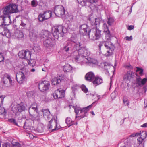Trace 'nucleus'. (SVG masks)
Segmentation results:
<instances>
[{
	"label": "nucleus",
	"instance_id": "nucleus-1",
	"mask_svg": "<svg viewBox=\"0 0 147 147\" xmlns=\"http://www.w3.org/2000/svg\"><path fill=\"white\" fill-rule=\"evenodd\" d=\"M90 55V52L85 46H82L77 51H75L72 55L73 59L77 62L80 63L83 61L82 59L86 58Z\"/></svg>",
	"mask_w": 147,
	"mask_h": 147
},
{
	"label": "nucleus",
	"instance_id": "nucleus-2",
	"mask_svg": "<svg viewBox=\"0 0 147 147\" xmlns=\"http://www.w3.org/2000/svg\"><path fill=\"white\" fill-rule=\"evenodd\" d=\"M98 46L100 51H101V50L102 48V52L106 57L112 55L113 51L115 48V46L112 43L108 41L100 42Z\"/></svg>",
	"mask_w": 147,
	"mask_h": 147
},
{
	"label": "nucleus",
	"instance_id": "nucleus-3",
	"mask_svg": "<svg viewBox=\"0 0 147 147\" xmlns=\"http://www.w3.org/2000/svg\"><path fill=\"white\" fill-rule=\"evenodd\" d=\"M11 111L16 115H19L21 112L25 110L26 107L22 103L20 104L12 103L11 105Z\"/></svg>",
	"mask_w": 147,
	"mask_h": 147
},
{
	"label": "nucleus",
	"instance_id": "nucleus-4",
	"mask_svg": "<svg viewBox=\"0 0 147 147\" xmlns=\"http://www.w3.org/2000/svg\"><path fill=\"white\" fill-rule=\"evenodd\" d=\"M63 26L62 25H59L55 26L52 30V35L57 39L63 36L64 32L63 31Z\"/></svg>",
	"mask_w": 147,
	"mask_h": 147
},
{
	"label": "nucleus",
	"instance_id": "nucleus-5",
	"mask_svg": "<svg viewBox=\"0 0 147 147\" xmlns=\"http://www.w3.org/2000/svg\"><path fill=\"white\" fill-rule=\"evenodd\" d=\"M42 37L45 39L43 42L44 46L47 48H50L52 45L53 42V39L51 36V34L48 31H45L43 32Z\"/></svg>",
	"mask_w": 147,
	"mask_h": 147
},
{
	"label": "nucleus",
	"instance_id": "nucleus-6",
	"mask_svg": "<svg viewBox=\"0 0 147 147\" xmlns=\"http://www.w3.org/2000/svg\"><path fill=\"white\" fill-rule=\"evenodd\" d=\"M101 31L95 28L90 30L88 36L92 40L99 39L101 36Z\"/></svg>",
	"mask_w": 147,
	"mask_h": 147
},
{
	"label": "nucleus",
	"instance_id": "nucleus-7",
	"mask_svg": "<svg viewBox=\"0 0 147 147\" xmlns=\"http://www.w3.org/2000/svg\"><path fill=\"white\" fill-rule=\"evenodd\" d=\"M17 7L15 4H10L4 8L3 13L4 14L9 15L10 13L17 12L18 11Z\"/></svg>",
	"mask_w": 147,
	"mask_h": 147
},
{
	"label": "nucleus",
	"instance_id": "nucleus-8",
	"mask_svg": "<svg viewBox=\"0 0 147 147\" xmlns=\"http://www.w3.org/2000/svg\"><path fill=\"white\" fill-rule=\"evenodd\" d=\"M50 86L49 82L45 80L39 82L38 87L40 91L44 92H46L49 90Z\"/></svg>",
	"mask_w": 147,
	"mask_h": 147
},
{
	"label": "nucleus",
	"instance_id": "nucleus-9",
	"mask_svg": "<svg viewBox=\"0 0 147 147\" xmlns=\"http://www.w3.org/2000/svg\"><path fill=\"white\" fill-rule=\"evenodd\" d=\"M28 70L26 71H20L17 73L16 75V79L18 82L20 84L22 83L24 81L27 74L28 72Z\"/></svg>",
	"mask_w": 147,
	"mask_h": 147
},
{
	"label": "nucleus",
	"instance_id": "nucleus-10",
	"mask_svg": "<svg viewBox=\"0 0 147 147\" xmlns=\"http://www.w3.org/2000/svg\"><path fill=\"white\" fill-rule=\"evenodd\" d=\"M57 121L54 118H52L49 121L48 124V129L51 131H54L59 129L57 127Z\"/></svg>",
	"mask_w": 147,
	"mask_h": 147
},
{
	"label": "nucleus",
	"instance_id": "nucleus-11",
	"mask_svg": "<svg viewBox=\"0 0 147 147\" xmlns=\"http://www.w3.org/2000/svg\"><path fill=\"white\" fill-rule=\"evenodd\" d=\"M90 28L87 24H84L80 27V32L83 35H88L90 30Z\"/></svg>",
	"mask_w": 147,
	"mask_h": 147
},
{
	"label": "nucleus",
	"instance_id": "nucleus-12",
	"mask_svg": "<svg viewBox=\"0 0 147 147\" xmlns=\"http://www.w3.org/2000/svg\"><path fill=\"white\" fill-rule=\"evenodd\" d=\"M65 91L60 88L56 90L53 94V96L55 99H61L65 96Z\"/></svg>",
	"mask_w": 147,
	"mask_h": 147
},
{
	"label": "nucleus",
	"instance_id": "nucleus-13",
	"mask_svg": "<svg viewBox=\"0 0 147 147\" xmlns=\"http://www.w3.org/2000/svg\"><path fill=\"white\" fill-rule=\"evenodd\" d=\"M31 52L28 50H22L19 52L18 56L22 59H28L31 57Z\"/></svg>",
	"mask_w": 147,
	"mask_h": 147
},
{
	"label": "nucleus",
	"instance_id": "nucleus-14",
	"mask_svg": "<svg viewBox=\"0 0 147 147\" xmlns=\"http://www.w3.org/2000/svg\"><path fill=\"white\" fill-rule=\"evenodd\" d=\"M54 12L56 15L59 17L65 14L64 8L61 5L56 6L55 8Z\"/></svg>",
	"mask_w": 147,
	"mask_h": 147
},
{
	"label": "nucleus",
	"instance_id": "nucleus-15",
	"mask_svg": "<svg viewBox=\"0 0 147 147\" xmlns=\"http://www.w3.org/2000/svg\"><path fill=\"white\" fill-rule=\"evenodd\" d=\"M92 104H91L88 107L83 108L82 109L78 110V113L77 111H76V113L77 114L78 113H79V115L81 118H82L86 116V114L87 113L88 111H89V109L91 108L92 106Z\"/></svg>",
	"mask_w": 147,
	"mask_h": 147
},
{
	"label": "nucleus",
	"instance_id": "nucleus-16",
	"mask_svg": "<svg viewBox=\"0 0 147 147\" xmlns=\"http://www.w3.org/2000/svg\"><path fill=\"white\" fill-rule=\"evenodd\" d=\"M12 80L11 79L10 76L7 74L6 78L4 77L3 80V84L6 87H10L12 85Z\"/></svg>",
	"mask_w": 147,
	"mask_h": 147
},
{
	"label": "nucleus",
	"instance_id": "nucleus-17",
	"mask_svg": "<svg viewBox=\"0 0 147 147\" xmlns=\"http://www.w3.org/2000/svg\"><path fill=\"white\" fill-rule=\"evenodd\" d=\"M30 115L34 113L37 114L38 112V109L37 104L35 103L32 104L29 108L28 110Z\"/></svg>",
	"mask_w": 147,
	"mask_h": 147
},
{
	"label": "nucleus",
	"instance_id": "nucleus-18",
	"mask_svg": "<svg viewBox=\"0 0 147 147\" xmlns=\"http://www.w3.org/2000/svg\"><path fill=\"white\" fill-rule=\"evenodd\" d=\"M134 74L132 71H128L125 74L123 77L124 80L130 81L132 78L134 77Z\"/></svg>",
	"mask_w": 147,
	"mask_h": 147
},
{
	"label": "nucleus",
	"instance_id": "nucleus-19",
	"mask_svg": "<svg viewBox=\"0 0 147 147\" xmlns=\"http://www.w3.org/2000/svg\"><path fill=\"white\" fill-rule=\"evenodd\" d=\"M147 82V78H145L142 79L139 76L136 78V83L140 86H141L142 85H144Z\"/></svg>",
	"mask_w": 147,
	"mask_h": 147
},
{
	"label": "nucleus",
	"instance_id": "nucleus-20",
	"mask_svg": "<svg viewBox=\"0 0 147 147\" xmlns=\"http://www.w3.org/2000/svg\"><path fill=\"white\" fill-rule=\"evenodd\" d=\"M15 38L17 39H20L24 37V34L22 32L18 29H16L15 31L14 34Z\"/></svg>",
	"mask_w": 147,
	"mask_h": 147
},
{
	"label": "nucleus",
	"instance_id": "nucleus-21",
	"mask_svg": "<svg viewBox=\"0 0 147 147\" xmlns=\"http://www.w3.org/2000/svg\"><path fill=\"white\" fill-rule=\"evenodd\" d=\"M24 127L25 129L32 130L33 128L32 126L31 121L29 120H26L24 123Z\"/></svg>",
	"mask_w": 147,
	"mask_h": 147
},
{
	"label": "nucleus",
	"instance_id": "nucleus-22",
	"mask_svg": "<svg viewBox=\"0 0 147 147\" xmlns=\"http://www.w3.org/2000/svg\"><path fill=\"white\" fill-rule=\"evenodd\" d=\"M95 77V75L92 72H88L86 74L85 76L86 80L89 81L93 80Z\"/></svg>",
	"mask_w": 147,
	"mask_h": 147
},
{
	"label": "nucleus",
	"instance_id": "nucleus-23",
	"mask_svg": "<svg viewBox=\"0 0 147 147\" xmlns=\"http://www.w3.org/2000/svg\"><path fill=\"white\" fill-rule=\"evenodd\" d=\"M41 111L43 113L44 117L45 118H47L48 120H49L52 117V115L50 114V112L48 109H42Z\"/></svg>",
	"mask_w": 147,
	"mask_h": 147
},
{
	"label": "nucleus",
	"instance_id": "nucleus-24",
	"mask_svg": "<svg viewBox=\"0 0 147 147\" xmlns=\"http://www.w3.org/2000/svg\"><path fill=\"white\" fill-rule=\"evenodd\" d=\"M60 78L61 76H59L53 78L51 81L52 84L54 85H57L59 84L61 82V80H62Z\"/></svg>",
	"mask_w": 147,
	"mask_h": 147
},
{
	"label": "nucleus",
	"instance_id": "nucleus-25",
	"mask_svg": "<svg viewBox=\"0 0 147 147\" xmlns=\"http://www.w3.org/2000/svg\"><path fill=\"white\" fill-rule=\"evenodd\" d=\"M102 79L98 77H95L94 80L92 82V83L94 86L100 84L102 82Z\"/></svg>",
	"mask_w": 147,
	"mask_h": 147
},
{
	"label": "nucleus",
	"instance_id": "nucleus-26",
	"mask_svg": "<svg viewBox=\"0 0 147 147\" xmlns=\"http://www.w3.org/2000/svg\"><path fill=\"white\" fill-rule=\"evenodd\" d=\"M103 68L106 70V71L109 73L108 70L111 68H113V67L110 65L107 62H104L103 63Z\"/></svg>",
	"mask_w": 147,
	"mask_h": 147
},
{
	"label": "nucleus",
	"instance_id": "nucleus-27",
	"mask_svg": "<svg viewBox=\"0 0 147 147\" xmlns=\"http://www.w3.org/2000/svg\"><path fill=\"white\" fill-rule=\"evenodd\" d=\"M70 42L71 43H72V45H74V47L76 50L78 49V48H79V49L81 47H82V46H84L83 45L82 42H78L77 43H76L74 42H72L71 41Z\"/></svg>",
	"mask_w": 147,
	"mask_h": 147
},
{
	"label": "nucleus",
	"instance_id": "nucleus-28",
	"mask_svg": "<svg viewBox=\"0 0 147 147\" xmlns=\"http://www.w3.org/2000/svg\"><path fill=\"white\" fill-rule=\"evenodd\" d=\"M72 45V43H71L70 42L67 43L63 48V50L66 52L71 50Z\"/></svg>",
	"mask_w": 147,
	"mask_h": 147
},
{
	"label": "nucleus",
	"instance_id": "nucleus-29",
	"mask_svg": "<svg viewBox=\"0 0 147 147\" xmlns=\"http://www.w3.org/2000/svg\"><path fill=\"white\" fill-rule=\"evenodd\" d=\"M30 115L31 120L33 121H38L39 120V117L38 116V112L37 114L35 113Z\"/></svg>",
	"mask_w": 147,
	"mask_h": 147
},
{
	"label": "nucleus",
	"instance_id": "nucleus-30",
	"mask_svg": "<svg viewBox=\"0 0 147 147\" xmlns=\"http://www.w3.org/2000/svg\"><path fill=\"white\" fill-rule=\"evenodd\" d=\"M6 112L4 108L0 104V115L4 117L6 115Z\"/></svg>",
	"mask_w": 147,
	"mask_h": 147
},
{
	"label": "nucleus",
	"instance_id": "nucleus-31",
	"mask_svg": "<svg viewBox=\"0 0 147 147\" xmlns=\"http://www.w3.org/2000/svg\"><path fill=\"white\" fill-rule=\"evenodd\" d=\"M43 14L44 15L45 18L46 20L51 17V12L50 11H46Z\"/></svg>",
	"mask_w": 147,
	"mask_h": 147
},
{
	"label": "nucleus",
	"instance_id": "nucleus-32",
	"mask_svg": "<svg viewBox=\"0 0 147 147\" xmlns=\"http://www.w3.org/2000/svg\"><path fill=\"white\" fill-rule=\"evenodd\" d=\"M103 27L105 28L104 32L107 34V35H108V36L109 37L111 36L110 32L108 29V26L105 23H104Z\"/></svg>",
	"mask_w": 147,
	"mask_h": 147
},
{
	"label": "nucleus",
	"instance_id": "nucleus-33",
	"mask_svg": "<svg viewBox=\"0 0 147 147\" xmlns=\"http://www.w3.org/2000/svg\"><path fill=\"white\" fill-rule=\"evenodd\" d=\"M71 67L69 65L67 64L64 66L63 70L65 72H69L72 70Z\"/></svg>",
	"mask_w": 147,
	"mask_h": 147
},
{
	"label": "nucleus",
	"instance_id": "nucleus-34",
	"mask_svg": "<svg viewBox=\"0 0 147 147\" xmlns=\"http://www.w3.org/2000/svg\"><path fill=\"white\" fill-rule=\"evenodd\" d=\"M65 122L66 124L67 125H70L69 126L70 127V125H72L74 124V123L73 121L71 120V118L69 117H67L65 119Z\"/></svg>",
	"mask_w": 147,
	"mask_h": 147
},
{
	"label": "nucleus",
	"instance_id": "nucleus-35",
	"mask_svg": "<svg viewBox=\"0 0 147 147\" xmlns=\"http://www.w3.org/2000/svg\"><path fill=\"white\" fill-rule=\"evenodd\" d=\"M37 36L36 34L34 32H33V30L30 32L29 36L31 39L35 40Z\"/></svg>",
	"mask_w": 147,
	"mask_h": 147
},
{
	"label": "nucleus",
	"instance_id": "nucleus-36",
	"mask_svg": "<svg viewBox=\"0 0 147 147\" xmlns=\"http://www.w3.org/2000/svg\"><path fill=\"white\" fill-rule=\"evenodd\" d=\"M114 21V20L113 18L110 17L108 18L107 23L109 26H111L113 24Z\"/></svg>",
	"mask_w": 147,
	"mask_h": 147
},
{
	"label": "nucleus",
	"instance_id": "nucleus-37",
	"mask_svg": "<svg viewBox=\"0 0 147 147\" xmlns=\"http://www.w3.org/2000/svg\"><path fill=\"white\" fill-rule=\"evenodd\" d=\"M89 0H77L78 3L80 4L82 6H86L87 5L86 3L88 2Z\"/></svg>",
	"mask_w": 147,
	"mask_h": 147
},
{
	"label": "nucleus",
	"instance_id": "nucleus-38",
	"mask_svg": "<svg viewBox=\"0 0 147 147\" xmlns=\"http://www.w3.org/2000/svg\"><path fill=\"white\" fill-rule=\"evenodd\" d=\"M89 95H90L91 96H92L93 97H94L95 98H94V99H95V98L96 97H97L98 98L92 104V105L94 103H95L96 102L98 101L99 99L100 98V95H98L97 94H93L92 93H90Z\"/></svg>",
	"mask_w": 147,
	"mask_h": 147
},
{
	"label": "nucleus",
	"instance_id": "nucleus-39",
	"mask_svg": "<svg viewBox=\"0 0 147 147\" xmlns=\"http://www.w3.org/2000/svg\"><path fill=\"white\" fill-rule=\"evenodd\" d=\"M147 136V134L146 132L145 131H143L142 132H140V137L144 140V139Z\"/></svg>",
	"mask_w": 147,
	"mask_h": 147
},
{
	"label": "nucleus",
	"instance_id": "nucleus-40",
	"mask_svg": "<svg viewBox=\"0 0 147 147\" xmlns=\"http://www.w3.org/2000/svg\"><path fill=\"white\" fill-rule=\"evenodd\" d=\"M38 19L40 22H42L44 20H46L44 15L43 14H40L38 16Z\"/></svg>",
	"mask_w": 147,
	"mask_h": 147
},
{
	"label": "nucleus",
	"instance_id": "nucleus-41",
	"mask_svg": "<svg viewBox=\"0 0 147 147\" xmlns=\"http://www.w3.org/2000/svg\"><path fill=\"white\" fill-rule=\"evenodd\" d=\"M21 145L19 143L16 142L10 145V147H21Z\"/></svg>",
	"mask_w": 147,
	"mask_h": 147
},
{
	"label": "nucleus",
	"instance_id": "nucleus-42",
	"mask_svg": "<svg viewBox=\"0 0 147 147\" xmlns=\"http://www.w3.org/2000/svg\"><path fill=\"white\" fill-rule=\"evenodd\" d=\"M82 90L85 93L87 92L88 90V89L86 88L84 85H82L81 86Z\"/></svg>",
	"mask_w": 147,
	"mask_h": 147
},
{
	"label": "nucleus",
	"instance_id": "nucleus-43",
	"mask_svg": "<svg viewBox=\"0 0 147 147\" xmlns=\"http://www.w3.org/2000/svg\"><path fill=\"white\" fill-rule=\"evenodd\" d=\"M9 121L11 123H13V124L18 125L17 123L16 120L13 119H9Z\"/></svg>",
	"mask_w": 147,
	"mask_h": 147
},
{
	"label": "nucleus",
	"instance_id": "nucleus-44",
	"mask_svg": "<svg viewBox=\"0 0 147 147\" xmlns=\"http://www.w3.org/2000/svg\"><path fill=\"white\" fill-rule=\"evenodd\" d=\"M37 2L36 0H33L31 1V5L33 7H35L38 4L36 3Z\"/></svg>",
	"mask_w": 147,
	"mask_h": 147
},
{
	"label": "nucleus",
	"instance_id": "nucleus-45",
	"mask_svg": "<svg viewBox=\"0 0 147 147\" xmlns=\"http://www.w3.org/2000/svg\"><path fill=\"white\" fill-rule=\"evenodd\" d=\"M137 69L136 70V72L139 71V74L142 75L143 74V69H142L138 67H136Z\"/></svg>",
	"mask_w": 147,
	"mask_h": 147
},
{
	"label": "nucleus",
	"instance_id": "nucleus-46",
	"mask_svg": "<svg viewBox=\"0 0 147 147\" xmlns=\"http://www.w3.org/2000/svg\"><path fill=\"white\" fill-rule=\"evenodd\" d=\"M37 131L39 133H42L44 129L41 126H39L37 128Z\"/></svg>",
	"mask_w": 147,
	"mask_h": 147
},
{
	"label": "nucleus",
	"instance_id": "nucleus-47",
	"mask_svg": "<svg viewBox=\"0 0 147 147\" xmlns=\"http://www.w3.org/2000/svg\"><path fill=\"white\" fill-rule=\"evenodd\" d=\"M85 59H87L88 61V62L90 63H92V64H95L96 63V61L93 60V59L87 58H86Z\"/></svg>",
	"mask_w": 147,
	"mask_h": 147
},
{
	"label": "nucleus",
	"instance_id": "nucleus-48",
	"mask_svg": "<svg viewBox=\"0 0 147 147\" xmlns=\"http://www.w3.org/2000/svg\"><path fill=\"white\" fill-rule=\"evenodd\" d=\"M4 59V54L2 53H0V62H3Z\"/></svg>",
	"mask_w": 147,
	"mask_h": 147
},
{
	"label": "nucleus",
	"instance_id": "nucleus-49",
	"mask_svg": "<svg viewBox=\"0 0 147 147\" xmlns=\"http://www.w3.org/2000/svg\"><path fill=\"white\" fill-rule=\"evenodd\" d=\"M100 20L99 18H96L94 24L96 26L99 25L100 24Z\"/></svg>",
	"mask_w": 147,
	"mask_h": 147
},
{
	"label": "nucleus",
	"instance_id": "nucleus-50",
	"mask_svg": "<svg viewBox=\"0 0 147 147\" xmlns=\"http://www.w3.org/2000/svg\"><path fill=\"white\" fill-rule=\"evenodd\" d=\"M124 39L127 41H130L132 39V36H131L130 37L126 36L125 38Z\"/></svg>",
	"mask_w": 147,
	"mask_h": 147
},
{
	"label": "nucleus",
	"instance_id": "nucleus-51",
	"mask_svg": "<svg viewBox=\"0 0 147 147\" xmlns=\"http://www.w3.org/2000/svg\"><path fill=\"white\" fill-rule=\"evenodd\" d=\"M5 96V95H0V98L1 99V103L2 104L4 100V98Z\"/></svg>",
	"mask_w": 147,
	"mask_h": 147
},
{
	"label": "nucleus",
	"instance_id": "nucleus-52",
	"mask_svg": "<svg viewBox=\"0 0 147 147\" xmlns=\"http://www.w3.org/2000/svg\"><path fill=\"white\" fill-rule=\"evenodd\" d=\"M111 98L112 99H114L116 97V94L115 92H113L111 94Z\"/></svg>",
	"mask_w": 147,
	"mask_h": 147
},
{
	"label": "nucleus",
	"instance_id": "nucleus-53",
	"mask_svg": "<svg viewBox=\"0 0 147 147\" xmlns=\"http://www.w3.org/2000/svg\"><path fill=\"white\" fill-rule=\"evenodd\" d=\"M144 140L142 138L140 137L137 139L138 141L139 142V144H141Z\"/></svg>",
	"mask_w": 147,
	"mask_h": 147
},
{
	"label": "nucleus",
	"instance_id": "nucleus-54",
	"mask_svg": "<svg viewBox=\"0 0 147 147\" xmlns=\"http://www.w3.org/2000/svg\"><path fill=\"white\" fill-rule=\"evenodd\" d=\"M123 102L125 104V105H129L128 101L124 99L123 100Z\"/></svg>",
	"mask_w": 147,
	"mask_h": 147
},
{
	"label": "nucleus",
	"instance_id": "nucleus-55",
	"mask_svg": "<svg viewBox=\"0 0 147 147\" xmlns=\"http://www.w3.org/2000/svg\"><path fill=\"white\" fill-rule=\"evenodd\" d=\"M98 1V0H90V2L91 3H96Z\"/></svg>",
	"mask_w": 147,
	"mask_h": 147
},
{
	"label": "nucleus",
	"instance_id": "nucleus-56",
	"mask_svg": "<svg viewBox=\"0 0 147 147\" xmlns=\"http://www.w3.org/2000/svg\"><path fill=\"white\" fill-rule=\"evenodd\" d=\"M134 27V26L130 25L128 26V29L129 30H131L133 29Z\"/></svg>",
	"mask_w": 147,
	"mask_h": 147
},
{
	"label": "nucleus",
	"instance_id": "nucleus-57",
	"mask_svg": "<svg viewBox=\"0 0 147 147\" xmlns=\"http://www.w3.org/2000/svg\"><path fill=\"white\" fill-rule=\"evenodd\" d=\"M4 34L8 38H9L10 37V33L9 32H8L7 33H4Z\"/></svg>",
	"mask_w": 147,
	"mask_h": 147
},
{
	"label": "nucleus",
	"instance_id": "nucleus-58",
	"mask_svg": "<svg viewBox=\"0 0 147 147\" xmlns=\"http://www.w3.org/2000/svg\"><path fill=\"white\" fill-rule=\"evenodd\" d=\"M143 127H147V123H144L141 126Z\"/></svg>",
	"mask_w": 147,
	"mask_h": 147
},
{
	"label": "nucleus",
	"instance_id": "nucleus-59",
	"mask_svg": "<svg viewBox=\"0 0 147 147\" xmlns=\"http://www.w3.org/2000/svg\"><path fill=\"white\" fill-rule=\"evenodd\" d=\"M143 90L144 91V93H145L147 90V88L146 86H144L143 88Z\"/></svg>",
	"mask_w": 147,
	"mask_h": 147
},
{
	"label": "nucleus",
	"instance_id": "nucleus-60",
	"mask_svg": "<svg viewBox=\"0 0 147 147\" xmlns=\"http://www.w3.org/2000/svg\"><path fill=\"white\" fill-rule=\"evenodd\" d=\"M33 61V59H30L28 61V63L30 65H31Z\"/></svg>",
	"mask_w": 147,
	"mask_h": 147
},
{
	"label": "nucleus",
	"instance_id": "nucleus-61",
	"mask_svg": "<svg viewBox=\"0 0 147 147\" xmlns=\"http://www.w3.org/2000/svg\"><path fill=\"white\" fill-rule=\"evenodd\" d=\"M144 105L145 107H147V100H145L144 102Z\"/></svg>",
	"mask_w": 147,
	"mask_h": 147
},
{
	"label": "nucleus",
	"instance_id": "nucleus-62",
	"mask_svg": "<svg viewBox=\"0 0 147 147\" xmlns=\"http://www.w3.org/2000/svg\"><path fill=\"white\" fill-rule=\"evenodd\" d=\"M20 25L23 27H25L26 25V24L23 23L22 22L21 23Z\"/></svg>",
	"mask_w": 147,
	"mask_h": 147
},
{
	"label": "nucleus",
	"instance_id": "nucleus-63",
	"mask_svg": "<svg viewBox=\"0 0 147 147\" xmlns=\"http://www.w3.org/2000/svg\"><path fill=\"white\" fill-rule=\"evenodd\" d=\"M136 136H140V133H135Z\"/></svg>",
	"mask_w": 147,
	"mask_h": 147
},
{
	"label": "nucleus",
	"instance_id": "nucleus-64",
	"mask_svg": "<svg viewBox=\"0 0 147 147\" xmlns=\"http://www.w3.org/2000/svg\"><path fill=\"white\" fill-rule=\"evenodd\" d=\"M135 133H134L130 135V137H134L136 136Z\"/></svg>",
	"mask_w": 147,
	"mask_h": 147
}]
</instances>
